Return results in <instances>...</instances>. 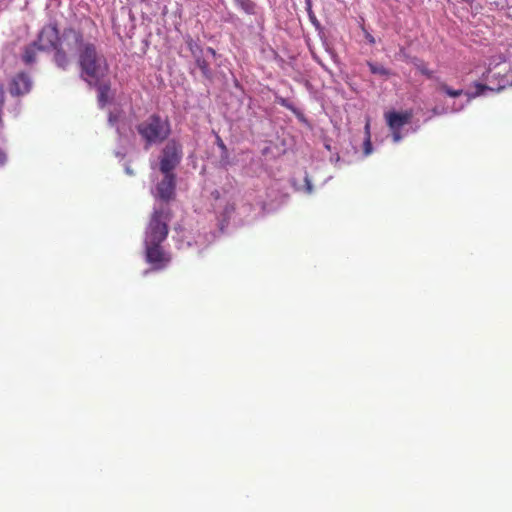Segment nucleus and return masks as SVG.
I'll return each mask as SVG.
<instances>
[{
  "mask_svg": "<svg viewBox=\"0 0 512 512\" xmlns=\"http://www.w3.org/2000/svg\"><path fill=\"white\" fill-rule=\"evenodd\" d=\"M78 63L81 77L88 84L98 83L108 76L109 66L105 57L97 52L93 43H86L80 52Z\"/></svg>",
  "mask_w": 512,
  "mask_h": 512,
  "instance_id": "f257e3e1",
  "label": "nucleus"
},
{
  "mask_svg": "<svg viewBox=\"0 0 512 512\" xmlns=\"http://www.w3.org/2000/svg\"><path fill=\"white\" fill-rule=\"evenodd\" d=\"M138 134L144 141V148L148 150L152 145L163 143L171 134L168 119L158 114H152L136 126Z\"/></svg>",
  "mask_w": 512,
  "mask_h": 512,
  "instance_id": "f03ea898",
  "label": "nucleus"
},
{
  "mask_svg": "<svg viewBox=\"0 0 512 512\" xmlns=\"http://www.w3.org/2000/svg\"><path fill=\"white\" fill-rule=\"evenodd\" d=\"M86 43L80 31L73 28L64 29L54 55L57 66L66 69L70 63V56L74 54L79 56Z\"/></svg>",
  "mask_w": 512,
  "mask_h": 512,
  "instance_id": "7ed1b4c3",
  "label": "nucleus"
},
{
  "mask_svg": "<svg viewBox=\"0 0 512 512\" xmlns=\"http://www.w3.org/2000/svg\"><path fill=\"white\" fill-rule=\"evenodd\" d=\"M170 218L168 210L156 209L153 212L146 229L145 244H161L167 238Z\"/></svg>",
  "mask_w": 512,
  "mask_h": 512,
  "instance_id": "20e7f679",
  "label": "nucleus"
},
{
  "mask_svg": "<svg viewBox=\"0 0 512 512\" xmlns=\"http://www.w3.org/2000/svg\"><path fill=\"white\" fill-rule=\"evenodd\" d=\"M384 118L388 128L392 133L393 142L398 143L403 138L401 129L411 122L413 118V111L411 109L402 112L388 111L385 112Z\"/></svg>",
  "mask_w": 512,
  "mask_h": 512,
  "instance_id": "39448f33",
  "label": "nucleus"
},
{
  "mask_svg": "<svg viewBox=\"0 0 512 512\" xmlns=\"http://www.w3.org/2000/svg\"><path fill=\"white\" fill-rule=\"evenodd\" d=\"M182 157L181 145L175 140H170L162 151L160 159V171L163 174L173 173Z\"/></svg>",
  "mask_w": 512,
  "mask_h": 512,
  "instance_id": "423d86ee",
  "label": "nucleus"
},
{
  "mask_svg": "<svg viewBox=\"0 0 512 512\" xmlns=\"http://www.w3.org/2000/svg\"><path fill=\"white\" fill-rule=\"evenodd\" d=\"M145 259L153 270L165 269L171 261V255L166 252L161 244H145Z\"/></svg>",
  "mask_w": 512,
  "mask_h": 512,
  "instance_id": "0eeeda50",
  "label": "nucleus"
},
{
  "mask_svg": "<svg viewBox=\"0 0 512 512\" xmlns=\"http://www.w3.org/2000/svg\"><path fill=\"white\" fill-rule=\"evenodd\" d=\"M59 40V31L56 26L48 25L42 28L34 43L37 45L38 50L48 51L56 50Z\"/></svg>",
  "mask_w": 512,
  "mask_h": 512,
  "instance_id": "6e6552de",
  "label": "nucleus"
},
{
  "mask_svg": "<svg viewBox=\"0 0 512 512\" xmlns=\"http://www.w3.org/2000/svg\"><path fill=\"white\" fill-rule=\"evenodd\" d=\"M176 177L174 173L164 174L157 185V196L163 201L171 200L175 195Z\"/></svg>",
  "mask_w": 512,
  "mask_h": 512,
  "instance_id": "1a4fd4ad",
  "label": "nucleus"
},
{
  "mask_svg": "<svg viewBox=\"0 0 512 512\" xmlns=\"http://www.w3.org/2000/svg\"><path fill=\"white\" fill-rule=\"evenodd\" d=\"M32 82L30 77L24 73H18L10 82L9 92L13 96H21L31 90Z\"/></svg>",
  "mask_w": 512,
  "mask_h": 512,
  "instance_id": "9d476101",
  "label": "nucleus"
},
{
  "mask_svg": "<svg viewBox=\"0 0 512 512\" xmlns=\"http://www.w3.org/2000/svg\"><path fill=\"white\" fill-rule=\"evenodd\" d=\"M91 86L97 87L98 90V103L101 108H103L109 101V92L111 89V84L109 79L103 78L98 83H92Z\"/></svg>",
  "mask_w": 512,
  "mask_h": 512,
  "instance_id": "9b49d317",
  "label": "nucleus"
},
{
  "mask_svg": "<svg viewBox=\"0 0 512 512\" xmlns=\"http://www.w3.org/2000/svg\"><path fill=\"white\" fill-rule=\"evenodd\" d=\"M37 45L33 42L25 47L22 59L25 62V64L30 65L35 62L36 55L38 52Z\"/></svg>",
  "mask_w": 512,
  "mask_h": 512,
  "instance_id": "f8f14e48",
  "label": "nucleus"
},
{
  "mask_svg": "<svg viewBox=\"0 0 512 512\" xmlns=\"http://www.w3.org/2000/svg\"><path fill=\"white\" fill-rule=\"evenodd\" d=\"M194 59H195L196 66L201 70L202 75L205 78L210 79L212 76V72L209 67V63L203 58V54Z\"/></svg>",
  "mask_w": 512,
  "mask_h": 512,
  "instance_id": "ddd939ff",
  "label": "nucleus"
},
{
  "mask_svg": "<svg viewBox=\"0 0 512 512\" xmlns=\"http://www.w3.org/2000/svg\"><path fill=\"white\" fill-rule=\"evenodd\" d=\"M235 4L247 14L256 13V4L252 0H234Z\"/></svg>",
  "mask_w": 512,
  "mask_h": 512,
  "instance_id": "4468645a",
  "label": "nucleus"
},
{
  "mask_svg": "<svg viewBox=\"0 0 512 512\" xmlns=\"http://www.w3.org/2000/svg\"><path fill=\"white\" fill-rule=\"evenodd\" d=\"M186 44L193 58H196L203 54V49L195 40L192 39V37L188 36L186 38Z\"/></svg>",
  "mask_w": 512,
  "mask_h": 512,
  "instance_id": "2eb2a0df",
  "label": "nucleus"
},
{
  "mask_svg": "<svg viewBox=\"0 0 512 512\" xmlns=\"http://www.w3.org/2000/svg\"><path fill=\"white\" fill-rule=\"evenodd\" d=\"M365 141L363 143V152L364 155L368 156L372 153V143H371V134H370V123L367 121L365 125Z\"/></svg>",
  "mask_w": 512,
  "mask_h": 512,
  "instance_id": "dca6fc26",
  "label": "nucleus"
},
{
  "mask_svg": "<svg viewBox=\"0 0 512 512\" xmlns=\"http://www.w3.org/2000/svg\"><path fill=\"white\" fill-rule=\"evenodd\" d=\"M367 65L372 74H377L381 76H389L391 74L390 71L382 65L372 62H368Z\"/></svg>",
  "mask_w": 512,
  "mask_h": 512,
  "instance_id": "f3484780",
  "label": "nucleus"
},
{
  "mask_svg": "<svg viewBox=\"0 0 512 512\" xmlns=\"http://www.w3.org/2000/svg\"><path fill=\"white\" fill-rule=\"evenodd\" d=\"M439 89L441 91H443L446 95L450 96V97H458L460 95L463 94V90L459 89V90H454L452 88H450L447 84L445 83H441L439 84Z\"/></svg>",
  "mask_w": 512,
  "mask_h": 512,
  "instance_id": "a211bd4d",
  "label": "nucleus"
},
{
  "mask_svg": "<svg viewBox=\"0 0 512 512\" xmlns=\"http://www.w3.org/2000/svg\"><path fill=\"white\" fill-rule=\"evenodd\" d=\"M475 88L476 91L474 93H466L469 100L482 95L484 91L490 89L487 85L481 83H476Z\"/></svg>",
  "mask_w": 512,
  "mask_h": 512,
  "instance_id": "6ab92c4d",
  "label": "nucleus"
},
{
  "mask_svg": "<svg viewBox=\"0 0 512 512\" xmlns=\"http://www.w3.org/2000/svg\"><path fill=\"white\" fill-rule=\"evenodd\" d=\"M417 70L425 75L426 77L428 78H432L433 77V72L431 70L428 69L427 65L422 62V61H418L416 64H415Z\"/></svg>",
  "mask_w": 512,
  "mask_h": 512,
  "instance_id": "aec40b11",
  "label": "nucleus"
},
{
  "mask_svg": "<svg viewBox=\"0 0 512 512\" xmlns=\"http://www.w3.org/2000/svg\"><path fill=\"white\" fill-rule=\"evenodd\" d=\"M236 207L234 203H227L224 207L223 215L225 218H230L231 215L235 212Z\"/></svg>",
  "mask_w": 512,
  "mask_h": 512,
  "instance_id": "412c9836",
  "label": "nucleus"
},
{
  "mask_svg": "<svg viewBox=\"0 0 512 512\" xmlns=\"http://www.w3.org/2000/svg\"><path fill=\"white\" fill-rule=\"evenodd\" d=\"M278 103H279L281 106H283V107H285V108H287V109H289V110L293 111L294 113H296V109L294 108V106H293V105H292V104H291L287 99H285V98H280V99L278 100Z\"/></svg>",
  "mask_w": 512,
  "mask_h": 512,
  "instance_id": "4be33fe9",
  "label": "nucleus"
},
{
  "mask_svg": "<svg viewBox=\"0 0 512 512\" xmlns=\"http://www.w3.org/2000/svg\"><path fill=\"white\" fill-rule=\"evenodd\" d=\"M216 144L220 148V150L222 151L223 154L228 153L227 146L225 145V143L223 142V140L221 139V137L219 135L216 136Z\"/></svg>",
  "mask_w": 512,
  "mask_h": 512,
  "instance_id": "5701e85b",
  "label": "nucleus"
},
{
  "mask_svg": "<svg viewBox=\"0 0 512 512\" xmlns=\"http://www.w3.org/2000/svg\"><path fill=\"white\" fill-rule=\"evenodd\" d=\"M5 102V92L2 86H0V110H2Z\"/></svg>",
  "mask_w": 512,
  "mask_h": 512,
  "instance_id": "b1692460",
  "label": "nucleus"
},
{
  "mask_svg": "<svg viewBox=\"0 0 512 512\" xmlns=\"http://www.w3.org/2000/svg\"><path fill=\"white\" fill-rule=\"evenodd\" d=\"M7 162V155L0 149V166H4Z\"/></svg>",
  "mask_w": 512,
  "mask_h": 512,
  "instance_id": "393cba45",
  "label": "nucleus"
},
{
  "mask_svg": "<svg viewBox=\"0 0 512 512\" xmlns=\"http://www.w3.org/2000/svg\"><path fill=\"white\" fill-rule=\"evenodd\" d=\"M307 2V6H308V13H309V16H310V19L313 21L315 19V16L313 15L312 11H311V3H310V0H306Z\"/></svg>",
  "mask_w": 512,
  "mask_h": 512,
  "instance_id": "a878e982",
  "label": "nucleus"
},
{
  "mask_svg": "<svg viewBox=\"0 0 512 512\" xmlns=\"http://www.w3.org/2000/svg\"><path fill=\"white\" fill-rule=\"evenodd\" d=\"M305 182H306L307 192L311 193L312 192V185H311L310 180L308 179V177H305Z\"/></svg>",
  "mask_w": 512,
  "mask_h": 512,
  "instance_id": "bb28decb",
  "label": "nucleus"
},
{
  "mask_svg": "<svg viewBox=\"0 0 512 512\" xmlns=\"http://www.w3.org/2000/svg\"><path fill=\"white\" fill-rule=\"evenodd\" d=\"M366 39L370 44L375 43V38L370 33H366Z\"/></svg>",
  "mask_w": 512,
  "mask_h": 512,
  "instance_id": "cd10ccee",
  "label": "nucleus"
},
{
  "mask_svg": "<svg viewBox=\"0 0 512 512\" xmlns=\"http://www.w3.org/2000/svg\"><path fill=\"white\" fill-rule=\"evenodd\" d=\"M207 51H208L210 54H212L213 56H215V55H216V51H215L213 48H211V47H208V48H207Z\"/></svg>",
  "mask_w": 512,
  "mask_h": 512,
  "instance_id": "c85d7f7f",
  "label": "nucleus"
}]
</instances>
